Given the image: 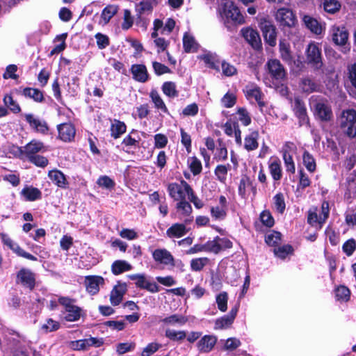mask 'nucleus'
I'll return each instance as SVG.
<instances>
[{
  "label": "nucleus",
  "mask_w": 356,
  "mask_h": 356,
  "mask_svg": "<svg viewBox=\"0 0 356 356\" xmlns=\"http://www.w3.org/2000/svg\"><path fill=\"white\" fill-rule=\"evenodd\" d=\"M340 127L350 138L356 136V111L347 109L342 111L341 115Z\"/></svg>",
  "instance_id": "obj_1"
},
{
  "label": "nucleus",
  "mask_w": 356,
  "mask_h": 356,
  "mask_svg": "<svg viewBox=\"0 0 356 356\" xmlns=\"http://www.w3.org/2000/svg\"><path fill=\"white\" fill-rule=\"evenodd\" d=\"M275 19L280 26L284 27H294L297 24L296 15L291 9L286 8L278 9L275 14Z\"/></svg>",
  "instance_id": "obj_2"
},
{
  "label": "nucleus",
  "mask_w": 356,
  "mask_h": 356,
  "mask_svg": "<svg viewBox=\"0 0 356 356\" xmlns=\"http://www.w3.org/2000/svg\"><path fill=\"white\" fill-rule=\"evenodd\" d=\"M306 59L308 64L314 68L319 70L323 66L321 51L317 44L310 43L306 51Z\"/></svg>",
  "instance_id": "obj_3"
},
{
  "label": "nucleus",
  "mask_w": 356,
  "mask_h": 356,
  "mask_svg": "<svg viewBox=\"0 0 356 356\" xmlns=\"http://www.w3.org/2000/svg\"><path fill=\"white\" fill-rule=\"evenodd\" d=\"M74 300L66 297H60L58 299V302L63 305L65 308L67 315L65 318L67 321H77L81 316V308L74 305Z\"/></svg>",
  "instance_id": "obj_4"
},
{
  "label": "nucleus",
  "mask_w": 356,
  "mask_h": 356,
  "mask_svg": "<svg viewBox=\"0 0 356 356\" xmlns=\"http://www.w3.org/2000/svg\"><path fill=\"white\" fill-rule=\"evenodd\" d=\"M314 117L323 122H328L333 118L331 106L324 101L318 102L314 106Z\"/></svg>",
  "instance_id": "obj_5"
},
{
  "label": "nucleus",
  "mask_w": 356,
  "mask_h": 356,
  "mask_svg": "<svg viewBox=\"0 0 356 356\" xmlns=\"http://www.w3.org/2000/svg\"><path fill=\"white\" fill-rule=\"evenodd\" d=\"M260 29L265 41L271 47L275 46L277 40L275 26L270 21L264 20L260 23Z\"/></svg>",
  "instance_id": "obj_6"
},
{
  "label": "nucleus",
  "mask_w": 356,
  "mask_h": 356,
  "mask_svg": "<svg viewBox=\"0 0 356 356\" xmlns=\"http://www.w3.org/2000/svg\"><path fill=\"white\" fill-rule=\"evenodd\" d=\"M102 339L90 337L88 339L72 341L69 347L74 350H86L90 346L99 347L103 344Z\"/></svg>",
  "instance_id": "obj_7"
},
{
  "label": "nucleus",
  "mask_w": 356,
  "mask_h": 356,
  "mask_svg": "<svg viewBox=\"0 0 356 356\" xmlns=\"http://www.w3.org/2000/svg\"><path fill=\"white\" fill-rule=\"evenodd\" d=\"M269 74L273 79L282 81L286 76V70L280 61L277 59H270L266 63Z\"/></svg>",
  "instance_id": "obj_8"
},
{
  "label": "nucleus",
  "mask_w": 356,
  "mask_h": 356,
  "mask_svg": "<svg viewBox=\"0 0 356 356\" xmlns=\"http://www.w3.org/2000/svg\"><path fill=\"white\" fill-rule=\"evenodd\" d=\"M223 13L227 19H230L235 23L241 24L245 22L243 15L232 1H228L224 3Z\"/></svg>",
  "instance_id": "obj_9"
},
{
  "label": "nucleus",
  "mask_w": 356,
  "mask_h": 356,
  "mask_svg": "<svg viewBox=\"0 0 356 356\" xmlns=\"http://www.w3.org/2000/svg\"><path fill=\"white\" fill-rule=\"evenodd\" d=\"M129 278L135 281L137 287L145 289L151 293H156L159 291V286L155 282L147 280L143 274L129 275Z\"/></svg>",
  "instance_id": "obj_10"
},
{
  "label": "nucleus",
  "mask_w": 356,
  "mask_h": 356,
  "mask_svg": "<svg viewBox=\"0 0 356 356\" xmlns=\"http://www.w3.org/2000/svg\"><path fill=\"white\" fill-rule=\"evenodd\" d=\"M242 35L245 40L256 50L261 49V40L259 33L250 28L243 29Z\"/></svg>",
  "instance_id": "obj_11"
},
{
  "label": "nucleus",
  "mask_w": 356,
  "mask_h": 356,
  "mask_svg": "<svg viewBox=\"0 0 356 356\" xmlns=\"http://www.w3.org/2000/svg\"><path fill=\"white\" fill-rule=\"evenodd\" d=\"M85 286L86 291L95 295L99 291V286L104 284V280L102 277L98 275H89L85 277Z\"/></svg>",
  "instance_id": "obj_12"
},
{
  "label": "nucleus",
  "mask_w": 356,
  "mask_h": 356,
  "mask_svg": "<svg viewBox=\"0 0 356 356\" xmlns=\"http://www.w3.org/2000/svg\"><path fill=\"white\" fill-rule=\"evenodd\" d=\"M154 259L164 265L175 266V259L172 254L166 249H156L153 253Z\"/></svg>",
  "instance_id": "obj_13"
},
{
  "label": "nucleus",
  "mask_w": 356,
  "mask_h": 356,
  "mask_svg": "<svg viewBox=\"0 0 356 356\" xmlns=\"http://www.w3.org/2000/svg\"><path fill=\"white\" fill-rule=\"evenodd\" d=\"M127 291V286L125 283L118 282L111 292L110 301L113 306L118 305L122 300L124 295Z\"/></svg>",
  "instance_id": "obj_14"
},
{
  "label": "nucleus",
  "mask_w": 356,
  "mask_h": 356,
  "mask_svg": "<svg viewBox=\"0 0 356 356\" xmlns=\"http://www.w3.org/2000/svg\"><path fill=\"white\" fill-rule=\"evenodd\" d=\"M58 137L65 142L71 141L75 136V128L71 123H63L58 126Z\"/></svg>",
  "instance_id": "obj_15"
},
{
  "label": "nucleus",
  "mask_w": 356,
  "mask_h": 356,
  "mask_svg": "<svg viewBox=\"0 0 356 356\" xmlns=\"http://www.w3.org/2000/svg\"><path fill=\"white\" fill-rule=\"evenodd\" d=\"M168 190L170 196L175 201H181L186 199L184 186L182 180L180 184L172 183L168 185Z\"/></svg>",
  "instance_id": "obj_16"
},
{
  "label": "nucleus",
  "mask_w": 356,
  "mask_h": 356,
  "mask_svg": "<svg viewBox=\"0 0 356 356\" xmlns=\"http://www.w3.org/2000/svg\"><path fill=\"white\" fill-rule=\"evenodd\" d=\"M45 151L44 144L38 140H32L24 147V156L27 159H30L31 156L38 155V152H43Z\"/></svg>",
  "instance_id": "obj_17"
},
{
  "label": "nucleus",
  "mask_w": 356,
  "mask_h": 356,
  "mask_svg": "<svg viewBox=\"0 0 356 356\" xmlns=\"http://www.w3.org/2000/svg\"><path fill=\"white\" fill-rule=\"evenodd\" d=\"M216 341L215 336L205 335L197 342V346L200 352L209 353L213 348Z\"/></svg>",
  "instance_id": "obj_18"
},
{
  "label": "nucleus",
  "mask_w": 356,
  "mask_h": 356,
  "mask_svg": "<svg viewBox=\"0 0 356 356\" xmlns=\"http://www.w3.org/2000/svg\"><path fill=\"white\" fill-rule=\"evenodd\" d=\"M131 71L136 81L145 83L148 80L147 70L144 65H133Z\"/></svg>",
  "instance_id": "obj_19"
},
{
  "label": "nucleus",
  "mask_w": 356,
  "mask_h": 356,
  "mask_svg": "<svg viewBox=\"0 0 356 356\" xmlns=\"http://www.w3.org/2000/svg\"><path fill=\"white\" fill-rule=\"evenodd\" d=\"M17 277L24 286L30 289H33L35 286V277L33 273L30 270L22 269L19 271Z\"/></svg>",
  "instance_id": "obj_20"
},
{
  "label": "nucleus",
  "mask_w": 356,
  "mask_h": 356,
  "mask_svg": "<svg viewBox=\"0 0 356 356\" xmlns=\"http://www.w3.org/2000/svg\"><path fill=\"white\" fill-rule=\"evenodd\" d=\"M348 38V33L345 27H338L334 29L332 40L337 45H343Z\"/></svg>",
  "instance_id": "obj_21"
},
{
  "label": "nucleus",
  "mask_w": 356,
  "mask_h": 356,
  "mask_svg": "<svg viewBox=\"0 0 356 356\" xmlns=\"http://www.w3.org/2000/svg\"><path fill=\"white\" fill-rule=\"evenodd\" d=\"M246 96L248 99H254L258 104L260 108L265 106L264 102L261 100L262 93L259 88L254 87H247L246 88Z\"/></svg>",
  "instance_id": "obj_22"
},
{
  "label": "nucleus",
  "mask_w": 356,
  "mask_h": 356,
  "mask_svg": "<svg viewBox=\"0 0 356 356\" xmlns=\"http://www.w3.org/2000/svg\"><path fill=\"white\" fill-rule=\"evenodd\" d=\"M22 195L24 197L27 201H35L40 199L42 193L39 189L32 186H26L24 188L21 192Z\"/></svg>",
  "instance_id": "obj_23"
},
{
  "label": "nucleus",
  "mask_w": 356,
  "mask_h": 356,
  "mask_svg": "<svg viewBox=\"0 0 356 356\" xmlns=\"http://www.w3.org/2000/svg\"><path fill=\"white\" fill-rule=\"evenodd\" d=\"M258 138V131H252L249 135L246 136L245 138L244 148L248 151H252L256 149L259 146V143L257 142Z\"/></svg>",
  "instance_id": "obj_24"
},
{
  "label": "nucleus",
  "mask_w": 356,
  "mask_h": 356,
  "mask_svg": "<svg viewBox=\"0 0 356 356\" xmlns=\"http://www.w3.org/2000/svg\"><path fill=\"white\" fill-rule=\"evenodd\" d=\"M49 177L58 187L65 188L67 184V180L64 174L58 170H54L49 172Z\"/></svg>",
  "instance_id": "obj_25"
},
{
  "label": "nucleus",
  "mask_w": 356,
  "mask_h": 356,
  "mask_svg": "<svg viewBox=\"0 0 356 356\" xmlns=\"http://www.w3.org/2000/svg\"><path fill=\"white\" fill-rule=\"evenodd\" d=\"M303 22L307 28L309 29L312 33L315 34L321 33V25L316 19L309 15H305L303 17Z\"/></svg>",
  "instance_id": "obj_26"
},
{
  "label": "nucleus",
  "mask_w": 356,
  "mask_h": 356,
  "mask_svg": "<svg viewBox=\"0 0 356 356\" xmlns=\"http://www.w3.org/2000/svg\"><path fill=\"white\" fill-rule=\"evenodd\" d=\"M126 124L120 120H114L111 126V135L114 138H118L126 132Z\"/></svg>",
  "instance_id": "obj_27"
},
{
  "label": "nucleus",
  "mask_w": 356,
  "mask_h": 356,
  "mask_svg": "<svg viewBox=\"0 0 356 356\" xmlns=\"http://www.w3.org/2000/svg\"><path fill=\"white\" fill-rule=\"evenodd\" d=\"M182 184L184 186V190L188 196V200L194 204L197 209H201L203 207L204 204L193 193L192 188L185 181L182 180Z\"/></svg>",
  "instance_id": "obj_28"
},
{
  "label": "nucleus",
  "mask_w": 356,
  "mask_h": 356,
  "mask_svg": "<svg viewBox=\"0 0 356 356\" xmlns=\"http://www.w3.org/2000/svg\"><path fill=\"white\" fill-rule=\"evenodd\" d=\"M131 268V265L124 260H117L111 266V270L114 275L121 274L130 270Z\"/></svg>",
  "instance_id": "obj_29"
},
{
  "label": "nucleus",
  "mask_w": 356,
  "mask_h": 356,
  "mask_svg": "<svg viewBox=\"0 0 356 356\" xmlns=\"http://www.w3.org/2000/svg\"><path fill=\"white\" fill-rule=\"evenodd\" d=\"M183 46L184 51L187 53L195 51L198 47V44L195 38L188 33H185L184 35Z\"/></svg>",
  "instance_id": "obj_30"
},
{
  "label": "nucleus",
  "mask_w": 356,
  "mask_h": 356,
  "mask_svg": "<svg viewBox=\"0 0 356 356\" xmlns=\"http://www.w3.org/2000/svg\"><path fill=\"white\" fill-rule=\"evenodd\" d=\"M186 232V226L179 223L174 224L167 230V234L170 237L179 238L184 236Z\"/></svg>",
  "instance_id": "obj_31"
},
{
  "label": "nucleus",
  "mask_w": 356,
  "mask_h": 356,
  "mask_svg": "<svg viewBox=\"0 0 356 356\" xmlns=\"http://www.w3.org/2000/svg\"><path fill=\"white\" fill-rule=\"evenodd\" d=\"M22 93L25 97L33 99L37 102H42L44 100L42 92L37 88H26Z\"/></svg>",
  "instance_id": "obj_32"
},
{
  "label": "nucleus",
  "mask_w": 356,
  "mask_h": 356,
  "mask_svg": "<svg viewBox=\"0 0 356 356\" xmlns=\"http://www.w3.org/2000/svg\"><path fill=\"white\" fill-rule=\"evenodd\" d=\"M300 87L305 92L310 93L316 91L318 86L313 79L306 77L302 79Z\"/></svg>",
  "instance_id": "obj_33"
},
{
  "label": "nucleus",
  "mask_w": 356,
  "mask_h": 356,
  "mask_svg": "<svg viewBox=\"0 0 356 356\" xmlns=\"http://www.w3.org/2000/svg\"><path fill=\"white\" fill-rule=\"evenodd\" d=\"M303 163L307 170L314 172L316 168V161L313 156L307 151H305L302 155Z\"/></svg>",
  "instance_id": "obj_34"
},
{
  "label": "nucleus",
  "mask_w": 356,
  "mask_h": 356,
  "mask_svg": "<svg viewBox=\"0 0 356 356\" xmlns=\"http://www.w3.org/2000/svg\"><path fill=\"white\" fill-rule=\"evenodd\" d=\"M163 323L169 325H184L188 319L182 315L173 314L161 320Z\"/></svg>",
  "instance_id": "obj_35"
},
{
  "label": "nucleus",
  "mask_w": 356,
  "mask_h": 356,
  "mask_svg": "<svg viewBox=\"0 0 356 356\" xmlns=\"http://www.w3.org/2000/svg\"><path fill=\"white\" fill-rule=\"evenodd\" d=\"M209 262L207 257L195 258L191 261V268L193 271H201Z\"/></svg>",
  "instance_id": "obj_36"
},
{
  "label": "nucleus",
  "mask_w": 356,
  "mask_h": 356,
  "mask_svg": "<svg viewBox=\"0 0 356 356\" xmlns=\"http://www.w3.org/2000/svg\"><path fill=\"white\" fill-rule=\"evenodd\" d=\"M150 97L156 108L161 109L164 113H168V108L157 91L152 90Z\"/></svg>",
  "instance_id": "obj_37"
},
{
  "label": "nucleus",
  "mask_w": 356,
  "mask_h": 356,
  "mask_svg": "<svg viewBox=\"0 0 356 356\" xmlns=\"http://www.w3.org/2000/svg\"><path fill=\"white\" fill-rule=\"evenodd\" d=\"M165 335L172 341H181L186 337V332L184 330L176 331L168 329L165 330Z\"/></svg>",
  "instance_id": "obj_38"
},
{
  "label": "nucleus",
  "mask_w": 356,
  "mask_h": 356,
  "mask_svg": "<svg viewBox=\"0 0 356 356\" xmlns=\"http://www.w3.org/2000/svg\"><path fill=\"white\" fill-rule=\"evenodd\" d=\"M162 90L165 95L170 97H175L178 95L176 85L174 82L167 81L163 84Z\"/></svg>",
  "instance_id": "obj_39"
},
{
  "label": "nucleus",
  "mask_w": 356,
  "mask_h": 356,
  "mask_svg": "<svg viewBox=\"0 0 356 356\" xmlns=\"http://www.w3.org/2000/svg\"><path fill=\"white\" fill-rule=\"evenodd\" d=\"M233 322L234 320L227 314L216 320L214 328L216 330L225 329L229 327Z\"/></svg>",
  "instance_id": "obj_40"
},
{
  "label": "nucleus",
  "mask_w": 356,
  "mask_h": 356,
  "mask_svg": "<svg viewBox=\"0 0 356 356\" xmlns=\"http://www.w3.org/2000/svg\"><path fill=\"white\" fill-rule=\"evenodd\" d=\"M118 8L116 6H108L102 11V18L105 23H108L109 20L114 16L118 12Z\"/></svg>",
  "instance_id": "obj_41"
},
{
  "label": "nucleus",
  "mask_w": 356,
  "mask_h": 356,
  "mask_svg": "<svg viewBox=\"0 0 356 356\" xmlns=\"http://www.w3.org/2000/svg\"><path fill=\"white\" fill-rule=\"evenodd\" d=\"M176 208L185 216H189L192 213V207L187 201H186V199L179 201L177 204Z\"/></svg>",
  "instance_id": "obj_42"
},
{
  "label": "nucleus",
  "mask_w": 356,
  "mask_h": 356,
  "mask_svg": "<svg viewBox=\"0 0 356 356\" xmlns=\"http://www.w3.org/2000/svg\"><path fill=\"white\" fill-rule=\"evenodd\" d=\"M228 296L226 292H222L216 296L218 308L221 312H225L227 309Z\"/></svg>",
  "instance_id": "obj_43"
},
{
  "label": "nucleus",
  "mask_w": 356,
  "mask_h": 356,
  "mask_svg": "<svg viewBox=\"0 0 356 356\" xmlns=\"http://www.w3.org/2000/svg\"><path fill=\"white\" fill-rule=\"evenodd\" d=\"M4 104L15 113H19L21 108L10 95H6L3 97Z\"/></svg>",
  "instance_id": "obj_44"
},
{
  "label": "nucleus",
  "mask_w": 356,
  "mask_h": 356,
  "mask_svg": "<svg viewBox=\"0 0 356 356\" xmlns=\"http://www.w3.org/2000/svg\"><path fill=\"white\" fill-rule=\"evenodd\" d=\"M340 6V3L337 0H325L323 3L324 10L330 13L339 10Z\"/></svg>",
  "instance_id": "obj_45"
},
{
  "label": "nucleus",
  "mask_w": 356,
  "mask_h": 356,
  "mask_svg": "<svg viewBox=\"0 0 356 356\" xmlns=\"http://www.w3.org/2000/svg\"><path fill=\"white\" fill-rule=\"evenodd\" d=\"M279 47L281 58L286 61L291 60V55L289 49V45L284 42H280Z\"/></svg>",
  "instance_id": "obj_46"
},
{
  "label": "nucleus",
  "mask_w": 356,
  "mask_h": 356,
  "mask_svg": "<svg viewBox=\"0 0 356 356\" xmlns=\"http://www.w3.org/2000/svg\"><path fill=\"white\" fill-rule=\"evenodd\" d=\"M191 171L193 172L194 175H199L202 171V163L200 160H198L196 157L193 156L190 158V165H189Z\"/></svg>",
  "instance_id": "obj_47"
},
{
  "label": "nucleus",
  "mask_w": 356,
  "mask_h": 356,
  "mask_svg": "<svg viewBox=\"0 0 356 356\" xmlns=\"http://www.w3.org/2000/svg\"><path fill=\"white\" fill-rule=\"evenodd\" d=\"M237 113L239 115V120L243 123V125L248 126L251 123V118L249 113L245 108H238Z\"/></svg>",
  "instance_id": "obj_48"
},
{
  "label": "nucleus",
  "mask_w": 356,
  "mask_h": 356,
  "mask_svg": "<svg viewBox=\"0 0 356 356\" xmlns=\"http://www.w3.org/2000/svg\"><path fill=\"white\" fill-rule=\"evenodd\" d=\"M228 172V168L225 165H218L215 169V175L218 179L224 183L226 180V176Z\"/></svg>",
  "instance_id": "obj_49"
},
{
  "label": "nucleus",
  "mask_w": 356,
  "mask_h": 356,
  "mask_svg": "<svg viewBox=\"0 0 356 356\" xmlns=\"http://www.w3.org/2000/svg\"><path fill=\"white\" fill-rule=\"evenodd\" d=\"M95 38L97 40V44L99 49H103L109 45V38L107 35L97 33L95 34Z\"/></svg>",
  "instance_id": "obj_50"
},
{
  "label": "nucleus",
  "mask_w": 356,
  "mask_h": 356,
  "mask_svg": "<svg viewBox=\"0 0 356 356\" xmlns=\"http://www.w3.org/2000/svg\"><path fill=\"white\" fill-rule=\"evenodd\" d=\"M11 250L15 252L17 255L24 257L27 259L31 260V261H37L38 259L31 254L29 252H26L25 250H24L22 248H21L17 244H15L14 246L11 248Z\"/></svg>",
  "instance_id": "obj_51"
},
{
  "label": "nucleus",
  "mask_w": 356,
  "mask_h": 356,
  "mask_svg": "<svg viewBox=\"0 0 356 356\" xmlns=\"http://www.w3.org/2000/svg\"><path fill=\"white\" fill-rule=\"evenodd\" d=\"M161 344L154 342L149 343L143 350L142 356H150L151 355L156 353L160 348Z\"/></svg>",
  "instance_id": "obj_52"
},
{
  "label": "nucleus",
  "mask_w": 356,
  "mask_h": 356,
  "mask_svg": "<svg viewBox=\"0 0 356 356\" xmlns=\"http://www.w3.org/2000/svg\"><path fill=\"white\" fill-rule=\"evenodd\" d=\"M97 184L103 188L111 189L113 188L115 186V182L108 176H102L100 177Z\"/></svg>",
  "instance_id": "obj_53"
},
{
  "label": "nucleus",
  "mask_w": 356,
  "mask_h": 356,
  "mask_svg": "<svg viewBox=\"0 0 356 356\" xmlns=\"http://www.w3.org/2000/svg\"><path fill=\"white\" fill-rule=\"evenodd\" d=\"M31 163H33L36 166L44 168L48 164V159L40 155H35L34 156H31L28 159Z\"/></svg>",
  "instance_id": "obj_54"
},
{
  "label": "nucleus",
  "mask_w": 356,
  "mask_h": 356,
  "mask_svg": "<svg viewBox=\"0 0 356 356\" xmlns=\"http://www.w3.org/2000/svg\"><path fill=\"white\" fill-rule=\"evenodd\" d=\"M269 168L273 178L275 180H280L282 177V170L280 165L277 162H273L270 165Z\"/></svg>",
  "instance_id": "obj_55"
},
{
  "label": "nucleus",
  "mask_w": 356,
  "mask_h": 356,
  "mask_svg": "<svg viewBox=\"0 0 356 356\" xmlns=\"http://www.w3.org/2000/svg\"><path fill=\"white\" fill-rule=\"evenodd\" d=\"M204 245V252H213L218 254L219 252V245L216 237L213 241H209Z\"/></svg>",
  "instance_id": "obj_56"
},
{
  "label": "nucleus",
  "mask_w": 356,
  "mask_h": 356,
  "mask_svg": "<svg viewBox=\"0 0 356 356\" xmlns=\"http://www.w3.org/2000/svg\"><path fill=\"white\" fill-rule=\"evenodd\" d=\"M262 223L266 227H271L274 225V219L268 211H264L260 215Z\"/></svg>",
  "instance_id": "obj_57"
},
{
  "label": "nucleus",
  "mask_w": 356,
  "mask_h": 356,
  "mask_svg": "<svg viewBox=\"0 0 356 356\" xmlns=\"http://www.w3.org/2000/svg\"><path fill=\"white\" fill-rule=\"evenodd\" d=\"M274 204L278 212L282 213L284 211L285 202L282 193H278L274 197Z\"/></svg>",
  "instance_id": "obj_58"
},
{
  "label": "nucleus",
  "mask_w": 356,
  "mask_h": 356,
  "mask_svg": "<svg viewBox=\"0 0 356 356\" xmlns=\"http://www.w3.org/2000/svg\"><path fill=\"white\" fill-rule=\"evenodd\" d=\"M293 250L291 245H285L278 248L274 249V253L280 258L284 259L286 256Z\"/></svg>",
  "instance_id": "obj_59"
},
{
  "label": "nucleus",
  "mask_w": 356,
  "mask_h": 356,
  "mask_svg": "<svg viewBox=\"0 0 356 356\" xmlns=\"http://www.w3.org/2000/svg\"><path fill=\"white\" fill-rule=\"evenodd\" d=\"M348 74L349 81L356 88V61L348 66Z\"/></svg>",
  "instance_id": "obj_60"
},
{
  "label": "nucleus",
  "mask_w": 356,
  "mask_h": 356,
  "mask_svg": "<svg viewBox=\"0 0 356 356\" xmlns=\"http://www.w3.org/2000/svg\"><path fill=\"white\" fill-rule=\"evenodd\" d=\"M316 211V207L313 210L310 209L308 211L307 222L312 226H314L316 224H318L320 225V216H318Z\"/></svg>",
  "instance_id": "obj_61"
},
{
  "label": "nucleus",
  "mask_w": 356,
  "mask_h": 356,
  "mask_svg": "<svg viewBox=\"0 0 356 356\" xmlns=\"http://www.w3.org/2000/svg\"><path fill=\"white\" fill-rule=\"evenodd\" d=\"M281 241V234L280 232H275L273 234H268L266 237V242L270 246L277 245Z\"/></svg>",
  "instance_id": "obj_62"
},
{
  "label": "nucleus",
  "mask_w": 356,
  "mask_h": 356,
  "mask_svg": "<svg viewBox=\"0 0 356 356\" xmlns=\"http://www.w3.org/2000/svg\"><path fill=\"white\" fill-rule=\"evenodd\" d=\"M222 71L224 75L227 76H231L236 74V68L227 62L222 63Z\"/></svg>",
  "instance_id": "obj_63"
},
{
  "label": "nucleus",
  "mask_w": 356,
  "mask_h": 356,
  "mask_svg": "<svg viewBox=\"0 0 356 356\" xmlns=\"http://www.w3.org/2000/svg\"><path fill=\"white\" fill-rule=\"evenodd\" d=\"M152 66L154 72L157 75H161L163 74L170 73L171 72L168 67L156 61L153 62Z\"/></svg>",
  "instance_id": "obj_64"
}]
</instances>
